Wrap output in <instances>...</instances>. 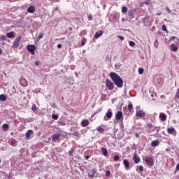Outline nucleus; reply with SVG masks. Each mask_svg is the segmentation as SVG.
Returning <instances> with one entry per match:
<instances>
[{
    "mask_svg": "<svg viewBox=\"0 0 179 179\" xmlns=\"http://www.w3.org/2000/svg\"><path fill=\"white\" fill-rule=\"evenodd\" d=\"M155 127H155V126H154L153 124H152L151 123H148V124H147V128H148V129H153V131H155Z\"/></svg>",
    "mask_w": 179,
    "mask_h": 179,
    "instance_id": "5701e85b",
    "label": "nucleus"
},
{
    "mask_svg": "<svg viewBox=\"0 0 179 179\" xmlns=\"http://www.w3.org/2000/svg\"><path fill=\"white\" fill-rule=\"evenodd\" d=\"M88 20H90V21L93 20V17L92 16L91 14H90V15H88Z\"/></svg>",
    "mask_w": 179,
    "mask_h": 179,
    "instance_id": "a18cd8bd",
    "label": "nucleus"
},
{
    "mask_svg": "<svg viewBox=\"0 0 179 179\" xmlns=\"http://www.w3.org/2000/svg\"><path fill=\"white\" fill-rule=\"evenodd\" d=\"M3 129H9V124L5 123L2 125Z\"/></svg>",
    "mask_w": 179,
    "mask_h": 179,
    "instance_id": "2f4dec72",
    "label": "nucleus"
},
{
    "mask_svg": "<svg viewBox=\"0 0 179 179\" xmlns=\"http://www.w3.org/2000/svg\"><path fill=\"white\" fill-rule=\"evenodd\" d=\"M7 37L8 38H15V32L11 31V32L7 33Z\"/></svg>",
    "mask_w": 179,
    "mask_h": 179,
    "instance_id": "aec40b11",
    "label": "nucleus"
},
{
    "mask_svg": "<svg viewBox=\"0 0 179 179\" xmlns=\"http://www.w3.org/2000/svg\"><path fill=\"white\" fill-rule=\"evenodd\" d=\"M89 124H90L89 120H83L82 122L83 127H87V125H89Z\"/></svg>",
    "mask_w": 179,
    "mask_h": 179,
    "instance_id": "393cba45",
    "label": "nucleus"
},
{
    "mask_svg": "<svg viewBox=\"0 0 179 179\" xmlns=\"http://www.w3.org/2000/svg\"><path fill=\"white\" fill-rule=\"evenodd\" d=\"M35 65H36V66H38V65H39L38 62H35Z\"/></svg>",
    "mask_w": 179,
    "mask_h": 179,
    "instance_id": "4d7b16f0",
    "label": "nucleus"
},
{
    "mask_svg": "<svg viewBox=\"0 0 179 179\" xmlns=\"http://www.w3.org/2000/svg\"><path fill=\"white\" fill-rule=\"evenodd\" d=\"M106 118H108V120H111V118L113 117V112H111V110H108L106 114Z\"/></svg>",
    "mask_w": 179,
    "mask_h": 179,
    "instance_id": "ddd939ff",
    "label": "nucleus"
},
{
    "mask_svg": "<svg viewBox=\"0 0 179 179\" xmlns=\"http://www.w3.org/2000/svg\"><path fill=\"white\" fill-rule=\"evenodd\" d=\"M73 153V149H71L69 151V155L71 157L72 156V154Z\"/></svg>",
    "mask_w": 179,
    "mask_h": 179,
    "instance_id": "c03bdc74",
    "label": "nucleus"
},
{
    "mask_svg": "<svg viewBox=\"0 0 179 179\" xmlns=\"http://www.w3.org/2000/svg\"><path fill=\"white\" fill-rule=\"evenodd\" d=\"M0 39L1 40V41H6V36L5 35H2Z\"/></svg>",
    "mask_w": 179,
    "mask_h": 179,
    "instance_id": "4c0bfd02",
    "label": "nucleus"
},
{
    "mask_svg": "<svg viewBox=\"0 0 179 179\" xmlns=\"http://www.w3.org/2000/svg\"><path fill=\"white\" fill-rule=\"evenodd\" d=\"M59 138H61V133H56L52 135V142H58V141H59Z\"/></svg>",
    "mask_w": 179,
    "mask_h": 179,
    "instance_id": "39448f33",
    "label": "nucleus"
},
{
    "mask_svg": "<svg viewBox=\"0 0 179 179\" xmlns=\"http://www.w3.org/2000/svg\"><path fill=\"white\" fill-rule=\"evenodd\" d=\"M135 136L137 137V138H139V134H138V133H136V134H135Z\"/></svg>",
    "mask_w": 179,
    "mask_h": 179,
    "instance_id": "13d9d810",
    "label": "nucleus"
},
{
    "mask_svg": "<svg viewBox=\"0 0 179 179\" xmlns=\"http://www.w3.org/2000/svg\"><path fill=\"white\" fill-rule=\"evenodd\" d=\"M133 162H134L136 164H138V163L141 162V158L139 157V156H138V154L136 152L134 154Z\"/></svg>",
    "mask_w": 179,
    "mask_h": 179,
    "instance_id": "6e6552de",
    "label": "nucleus"
},
{
    "mask_svg": "<svg viewBox=\"0 0 179 179\" xmlns=\"http://www.w3.org/2000/svg\"><path fill=\"white\" fill-rule=\"evenodd\" d=\"M123 164L124 166L125 170L129 169V161H128V159H124L123 161Z\"/></svg>",
    "mask_w": 179,
    "mask_h": 179,
    "instance_id": "f8f14e48",
    "label": "nucleus"
},
{
    "mask_svg": "<svg viewBox=\"0 0 179 179\" xmlns=\"http://www.w3.org/2000/svg\"><path fill=\"white\" fill-rule=\"evenodd\" d=\"M151 146H152L153 148H155V146H159V141L157 140L153 141L151 143Z\"/></svg>",
    "mask_w": 179,
    "mask_h": 179,
    "instance_id": "412c9836",
    "label": "nucleus"
},
{
    "mask_svg": "<svg viewBox=\"0 0 179 179\" xmlns=\"http://www.w3.org/2000/svg\"><path fill=\"white\" fill-rule=\"evenodd\" d=\"M159 119L161 120V121L164 122V121H166V120H167V116L164 113H160Z\"/></svg>",
    "mask_w": 179,
    "mask_h": 179,
    "instance_id": "4468645a",
    "label": "nucleus"
},
{
    "mask_svg": "<svg viewBox=\"0 0 179 179\" xmlns=\"http://www.w3.org/2000/svg\"><path fill=\"white\" fill-rule=\"evenodd\" d=\"M31 135H33V130H28L25 134V136L27 139H29Z\"/></svg>",
    "mask_w": 179,
    "mask_h": 179,
    "instance_id": "f3484780",
    "label": "nucleus"
},
{
    "mask_svg": "<svg viewBox=\"0 0 179 179\" xmlns=\"http://www.w3.org/2000/svg\"><path fill=\"white\" fill-rule=\"evenodd\" d=\"M176 39V36H172V40Z\"/></svg>",
    "mask_w": 179,
    "mask_h": 179,
    "instance_id": "0e129e2a",
    "label": "nucleus"
},
{
    "mask_svg": "<svg viewBox=\"0 0 179 179\" xmlns=\"http://www.w3.org/2000/svg\"><path fill=\"white\" fill-rule=\"evenodd\" d=\"M20 40H22V36H19L17 38L15 39V41L13 43V46L14 48H17L20 44Z\"/></svg>",
    "mask_w": 179,
    "mask_h": 179,
    "instance_id": "7ed1b4c3",
    "label": "nucleus"
},
{
    "mask_svg": "<svg viewBox=\"0 0 179 179\" xmlns=\"http://www.w3.org/2000/svg\"><path fill=\"white\" fill-rule=\"evenodd\" d=\"M103 33L104 32L102 30L98 31L94 34V38H99V37H101V36H103Z\"/></svg>",
    "mask_w": 179,
    "mask_h": 179,
    "instance_id": "9b49d317",
    "label": "nucleus"
},
{
    "mask_svg": "<svg viewBox=\"0 0 179 179\" xmlns=\"http://www.w3.org/2000/svg\"><path fill=\"white\" fill-rule=\"evenodd\" d=\"M171 50L173 51L174 52H177V51H178V46L176 45V44L172 43L171 45Z\"/></svg>",
    "mask_w": 179,
    "mask_h": 179,
    "instance_id": "dca6fc26",
    "label": "nucleus"
},
{
    "mask_svg": "<svg viewBox=\"0 0 179 179\" xmlns=\"http://www.w3.org/2000/svg\"><path fill=\"white\" fill-rule=\"evenodd\" d=\"M129 45H130V47H135V42L134 41H129Z\"/></svg>",
    "mask_w": 179,
    "mask_h": 179,
    "instance_id": "e433bc0d",
    "label": "nucleus"
},
{
    "mask_svg": "<svg viewBox=\"0 0 179 179\" xmlns=\"http://www.w3.org/2000/svg\"><path fill=\"white\" fill-rule=\"evenodd\" d=\"M103 120H107V119H106V117H103Z\"/></svg>",
    "mask_w": 179,
    "mask_h": 179,
    "instance_id": "69168bd1",
    "label": "nucleus"
},
{
    "mask_svg": "<svg viewBox=\"0 0 179 179\" xmlns=\"http://www.w3.org/2000/svg\"><path fill=\"white\" fill-rule=\"evenodd\" d=\"M17 144V141L16 140H13L10 142V145L11 146H16Z\"/></svg>",
    "mask_w": 179,
    "mask_h": 179,
    "instance_id": "c85d7f7f",
    "label": "nucleus"
},
{
    "mask_svg": "<svg viewBox=\"0 0 179 179\" xmlns=\"http://www.w3.org/2000/svg\"><path fill=\"white\" fill-rule=\"evenodd\" d=\"M86 33H87L86 31H81V34H86Z\"/></svg>",
    "mask_w": 179,
    "mask_h": 179,
    "instance_id": "6e6d98bb",
    "label": "nucleus"
},
{
    "mask_svg": "<svg viewBox=\"0 0 179 179\" xmlns=\"http://www.w3.org/2000/svg\"><path fill=\"white\" fill-rule=\"evenodd\" d=\"M106 86L109 90L114 89V84L108 79L106 80Z\"/></svg>",
    "mask_w": 179,
    "mask_h": 179,
    "instance_id": "20e7f679",
    "label": "nucleus"
},
{
    "mask_svg": "<svg viewBox=\"0 0 179 179\" xmlns=\"http://www.w3.org/2000/svg\"><path fill=\"white\" fill-rule=\"evenodd\" d=\"M143 5H152V1L150 0H145L142 3Z\"/></svg>",
    "mask_w": 179,
    "mask_h": 179,
    "instance_id": "a878e982",
    "label": "nucleus"
},
{
    "mask_svg": "<svg viewBox=\"0 0 179 179\" xmlns=\"http://www.w3.org/2000/svg\"><path fill=\"white\" fill-rule=\"evenodd\" d=\"M166 10L168 11V13H171V10L169 7H166Z\"/></svg>",
    "mask_w": 179,
    "mask_h": 179,
    "instance_id": "8fccbe9b",
    "label": "nucleus"
},
{
    "mask_svg": "<svg viewBox=\"0 0 179 179\" xmlns=\"http://www.w3.org/2000/svg\"><path fill=\"white\" fill-rule=\"evenodd\" d=\"M52 118L53 120H58V118H59L58 115H52Z\"/></svg>",
    "mask_w": 179,
    "mask_h": 179,
    "instance_id": "ea45409f",
    "label": "nucleus"
},
{
    "mask_svg": "<svg viewBox=\"0 0 179 179\" xmlns=\"http://www.w3.org/2000/svg\"><path fill=\"white\" fill-rule=\"evenodd\" d=\"M175 129L174 128L171 127V128H168L167 129V132L168 134H173V132H174Z\"/></svg>",
    "mask_w": 179,
    "mask_h": 179,
    "instance_id": "cd10ccee",
    "label": "nucleus"
},
{
    "mask_svg": "<svg viewBox=\"0 0 179 179\" xmlns=\"http://www.w3.org/2000/svg\"><path fill=\"white\" fill-rule=\"evenodd\" d=\"M27 12L28 13H34V12H36V7H34V6H30L27 8Z\"/></svg>",
    "mask_w": 179,
    "mask_h": 179,
    "instance_id": "9d476101",
    "label": "nucleus"
},
{
    "mask_svg": "<svg viewBox=\"0 0 179 179\" xmlns=\"http://www.w3.org/2000/svg\"><path fill=\"white\" fill-rule=\"evenodd\" d=\"M137 167L139 169V171L142 172L143 171V166H137Z\"/></svg>",
    "mask_w": 179,
    "mask_h": 179,
    "instance_id": "a19ab883",
    "label": "nucleus"
},
{
    "mask_svg": "<svg viewBox=\"0 0 179 179\" xmlns=\"http://www.w3.org/2000/svg\"><path fill=\"white\" fill-rule=\"evenodd\" d=\"M0 163H1V159H0Z\"/></svg>",
    "mask_w": 179,
    "mask_h": 179,
    "instance_id": "338daca9",
    "label": "nucleus"
},
{
    "mask_svg": "<svg viewBox=\"0 0 179 179\" xmlns=\"http://www.w3.org/2000/svg\"><path fill=\"white\" fill-rule=\"evenodd\" d=\"M156 130V132H159V131H160V127H155V129H154V130Z\"/></svg>",
    "mask_w": 179,
    "mask_h": 179,
    "instance_id": "de8ad7c7",
    "label": "nucleus"
},
{
    "mask_svg": "<svg viewBox=\"0 0 179 179\" xmlns=\"http://www.w3.org/2000/svg\"><path fill=\"white\" fill-rule=\"evenodd\" d=\"M59 124H60V125H64V124L62 123V122H59Z\"/></svg>",
    "mask_w": 179,
    "mask_h": 179,
    "instance_id": "052dcab7",
    "label": "nucleus"
},
{
    "mask_svg": "<svg viewBox=\"0 0 179 179\" xmlns=\"http://www.w3.org/2000/svg\"><path fill=\"white\" fill-rule=\"evenodd\" d=\"M86 41H87L86 39H83L82 43H81V45H85L86 44Z\"/></svg>",
    "mask_w": 179,
    "mask_h": 179,
    "instance_id": "49530a36",
    "label": "nucleus"
},
{
    "mask_svg": "<svg viewBox=\"0 0 179 179\" xmlns=\"http://www.w3.org/2000/svg\"><path fill=\"white\" fill-rule=\"evenodd\" d=\"M44 34L43 33H40L39 36L37 38V41H40L41 38H43Z\"/></svg>",
    "mask_w": 179,
    "mask_h": 179,
    "instance_id": "72a5a7b5",
    "label": "nucleus"
},
{
    "mask_svg": "<svg viewBox=\"0 0 179 179\" xmlns=\"http://www.w3.org/2000/svg\"><path fill=\"white\" fill-rule=\"evenodd\" d=\"M162 29L163 31H167V27H166V25H162Z\"/></svg>",
    "mask_w": 179,
    "mask_h": 179,
    "instance_id": "58836bf2",
    "label": "nucleus"
},
{
    "mask_svg": "<svg viewBox=\"0 0 179 179\" xmlns=\"http://www.w3.org/2000/svg\"><path fill=\"white\" fill-rule=\"evenodd\" d=\"M143 72H144V70H143V68H139L138 69V73H139V75L143 74Z\"/></svg>",
    "mask_w": 179,
    "mask_h": 179,
    "instance_id": "c9c22d12",
    "label": "nucleus"
},
{
    "mask_svg": "<svg viewBox=\"0 0 179 179\" xmlns=\"http://www.w3.org/2000/svg\"><path fill=\"white\" fill-rule=\"evenodd\" d=\"M136 116L139 117V118H143V117H146V113L143 110H137Z\"/></svg>",
    "mask_w": 179,
    "mask_h": 179,
    "instance_id": "0eeeda50",
    "label": "nucleus"
},
{
    "mask_svg": "<svg viewBox=\"0 0 179 179\" xmlns=\"http://www.w3.org/2000/svg\"><path fill=\"white\" fill-rule=\"evenodd\" d=\"M117 38H120L122 41H124V36H117Z\"/></svg>",
    "mask_w": 179,
    "mask_h": 179,
    "instance_id": "603ef678",
    "label": "nucleus"
},
{
    "mask_svg": "<svg viewBox=\"0 0 179 179\" xmlns=\"http://www.w3.org/2000/svg\"><path fill=\"white\" fill-rule=\"evenodd\" d=\"M69 29L70 30V31H72V27H69Z\"/></svg>",
    "mask_w": 179,
    "mask_h": 179,
    "instance_id": "e2e57ef3",
    "label": "nucleus"
},
{
    "mask_svg": "<svg viewBox=\"0 0 179 179\" xmlns=\"http://www.w3.org/2000/svg\"><path fill=\"white\" fill-rule=\"evenodd\" d=\"M2 54V49L0 48V55Z\"/></svg>",
    "mask_w": 179,
    "mask_h": 179,
    "instance_id": "680f3d73",
    "label": "nucleus"
},
{
    "mask_svg": "<svg viewBox=\"0 0 179 179\" xmlns=\"http://www.w3.org/2000/svg\"><path fill=\"white\" fill-rule=\"evenodd\" d=\"M110 176H111V172H110V171H107L106 173V176L110 177Z\"/></svg>",
    "mask_w": 179,
    "mask_h": 179,
    "instance_id": "79ce46f5",
    "label": "nucleus"
},
{
    "mask_svg": "<svg viewBox=\"0 0 179 179\" xmlns=\"http://www.w3.org/2000/svg\"><path fill=\"white\" fill-rule=\"evenodd\" d=\"M176 97L177 99H179V89L178 90V91H177V92H176Z\"/></svg>",
    "mask_w": 179,
    "mask_h": 179,
    "instance_id": "3c124183",
    "label": "nucleus"
},
{
    "mask_svg": "<svg viewBox=\"0 0 179 179\" xmlns=\"http://www.w3.org/2000/svg\"><path fill=\"white\" fill-rule=\"evenodd\" d=\"M101 152H102V155L103 156H107V155H108V151L105 148H101Z\"/></svg>",
    "mask_w": 179,
    "mask_h": 179,
    "instance_id": "6ab92c4d",
    "label": "nucleus"
},
{
    "mask_svg": "<svg viewBox=\"0 0 179 179\" xmlns=\"http://www.w3.org/2000/svg\"><path fill=\"white\" fill-rule=\"evenodd\" d=\"M20 83L21 86H23V87H26V86H27L28 85L27 80H26V79L24 78H20Z\"/></svg>",
    "mask_w": 179,
    "mask_h": 179,
    "instance_id": "1a4fd4ad",
    "label": "nucleus"
},
{
    "mask_svg": "<svg viewBox=\"0 0 179 179\" xmlns=\"http://www.w3.org/2000/svg\"><path fill=\"white\" fill-rule=\"evenodd\" d=\"M127 108L129 111H132V109L134 108V106H132V103L129 104Z\"/></svg>",
    "mask_w": 179,
    "mask_h": 179,
    "instance_id": "7c9ffc66",
    "label": "nucleus"
},
{
    "mask_svg": "<svg viewBox=\"0 0 179 179\" xmlns=\"http://www.w3.org/2000/svg\"><path fill=\"white\" fill-rule=\"evenodd\" d=\"M31 110L32 111H37V106H36V104L32 105Z\"/></svg>",
    "mask_w": 179,
    "mask_h": 179,
    "instance_id": "f704fd0d",
    "label": "nucleus"
},
{
    "mask_svg": "<svg viewBox=\"0 0 179 179\" xmlns=\"http://www.w3.org/2000/svg\"><path fill=\"white\" fill-rule=\"evenodd\" d=\"M6 96H5V94H1L0 101H6Z\"/></svg>",
    "mask_w": 179,
    "mask_h": 179,
    "instance_id": "b1692460",
    "label": "nucleus"
},
{
    "mask_svg": "<svg viewBox=\"0 0 179 179\" xmlns=\"http://www.w3.org/2000/svg\"><path fill=\"white\" fill-rule=\"evenodd\" d=\"M85 159H86V160H87L88 159H90V156H89V155L85 156Z\"/></svg>",
    "mask_w": 179,
    "mask_h": 179,
    "instance_id": "5fc2aeb1",
    "label": "nucleus"
},
{
    "mask_svg": "<svg viewBox=\"0 0 179 179\" xmlns=\"http://www.w3.org/2000/svg\"><path fill=\"white\" fill-rule=\"evenodd\" d=\"M51 107H52V108H57V104H56L55 102H53V103L51 104Z\"/></svg>",
    "mask_w": 179,
    "mask_h": 179,
    "instance_id": "37998d69",
    "label": "nucleus"
},
{
    "mask_svg": "<svg viewBox=\"0 0 179 179\" xmlns=\"http://www.w3.org/2000/svg\"><path fill=\"white\" fill-rule=\"evenodd\" d=\"M145 163H147V164H148V166H152L155 164V162H153V159H152V157H145Z\"/></svg>",
    "mask_w": 179,
    "mask_h": 179,
    "instance_id": "423d86ee",
    "label": "nucleus"
},
{
    "mask_svg": "<svg viewBox=\"0 0 179 179\" xmlns=\"http://www.w3.org/2000/svg\"><path fill=\"white\" fill-rule=\"evenodd\" d=\"M122 13H127L128 12V8L124 6L122 8Z\"/></svg>",
    "mask_w": 179,
    "mask_h": 179,
    "instance_id": "c756f323",
    "label": "nucleus"
},
{
    "mask_svg": "<svg viewBox=\"0 0 179 179\" xmlns=\"http://www.w3.org/2000/svg\"><path fill=\"white\" fill-rule=\"evenodd\" d=\"M178 171H179V164H177V166H176V169L175 173H178Z\"/></svg>",
    "mask_w": 179,
    "mask_h": 179,
    "instance_id": "09e8293b",
    "label": "nucleus"
},
{
    "mask_svg": "<svg viewBox=\"0 0 179 179\" xmlns=\"http://www.w3.org/2000/svg\"><path fill=\"white\" fill-rule=\"evenodd\" d=\"M113 160H114V162H118V160H120V156L117 155H114Z\"/></svg>",
    "mask_w": 179,
    "mask_h": 179,
    "instance_id": "473e14b6",
    "label": "nucleus"
},
{
    "mask_svg": "<svg viewBox=\"0 0 179 179\" xmlns=\"http://www.w3.org/2000/svg\"><path fill=\"white\" fill-rule=\"evenodd\" d=\"M90 173L92 174L91 175H90V173L88 174L89 177H90L91 178H94V174H96L97 172L96 171V169H92L90 171Z\"/></svg>",
    "mask_w": 179,
    "mask_h": 179,
    "instance_id": "a211bd4d",
    "label": "nucleus"
},
{
    "mask_svg": "<svg viewBox=\"0 0 179 179\" xmlns=\"http://www.w3.org/2000/svg\"><path fill=\"white\" fill-rule=\"evenodd\" d=\"M129 17L131 19H134L135 17V13L132 10L128 12Z\"/></svg>",
    "mask_w": 179,
    "mask_h": 179,
    "instance_id": "4be33fe9",
    "label": "nucleus"
},
{
    "mask_svg": "<svg viewBox=\"0 0 179 179\" xmlns=\"http://www.w3.org/2000/svg\"><path fill=\"white\" fill-rule=\"evenodd\" d=\"M107 59H110V57H108V56L106 57V61H107Z\"/></svg>",
    "mask_w": 179,
    "mask_h": 179,
    "instance_id": "bf43d9fd",
    "label": "nucleus"
},
{
    "mask_svg": "<svg viewBox=\"0 0 179 179\" xmlns=\"http://www.w3.org/2000/svg\"><path fill=\"white\" fill-rule=\"evenodd\" d=\"M96 131H98V132H99L100 134H103L104 132V129H103V127H99L98 128H96Z\"/></svg>",
    "mask_w": 179,
    "mask_h": 179,
    "instance_id": "bb28decb",
    "label": "nucleus"
},
{
    "mask_svg": "<svg viewBox=\"0 0 179 179\" xmlns=\"http://www.w3.org/2000/svg\"><path fill=\"white\" fill-rule=\"evenodd\" d=\"M115 118H116V120H121V118H122V112L118 111V112L116 113Z\"/></svg>",
    "mask_w": 179,
    "mask_h": 179,
    "instance_id": "2eb2a0df",
    "label": "nucleus"
},
{
    "mask_svg": "<svg viewBox=\"0 0 179 179\" xmlns=\"http://www.w3.org/2000/svg\"><path fill=\"white\" fill-rule=\"evenodd\" d=\"M27 49L31 55H34V54H36V46L34 45H28L27 46Z\"/></svg>",
    "mask_w": 179,
    "mask_h": 179,
    "instance_id": "f03ea898",
    "label": "nucleus"
},
{
    "mask_svg": "<svg viewBox=\"0 0 179 179\" xmlns=\"http://www.w3.org/2000/svg\"><path fill=\"white\" fill-rule=\"evenodd\" d=\"M57 48H62V45L58 44L57 45Z\"/></svg>",
    "mask_w": 179,
    "mask_h": 179,
    "instance_id": "864d4df0",
    "label": "nucleus"
},
{
    "mask_svg": "<svg viewBox=\"0 0 179 179\" xmlns=\"http://www.w3.org/2000/svg\"><path fill=\"white\" fill-rule=\"evenodd\" d=\"M110 76L117 87H122L124 81H122V78H121L117 73L111 72Z\"/></svg>",
    "mask_w": 179,
    "mask_h": 179,
    "instance_id": "f257e3e1",
    "label": "nucleus"
}]
</instances>
